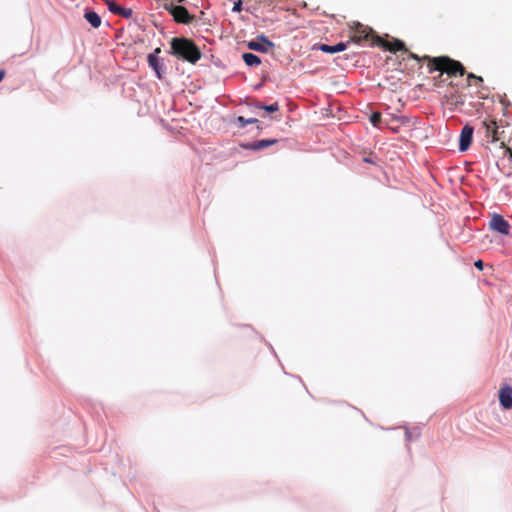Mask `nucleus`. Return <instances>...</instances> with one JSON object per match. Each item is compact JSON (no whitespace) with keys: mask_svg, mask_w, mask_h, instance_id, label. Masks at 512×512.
I'll return each mask as SVG.
<instances>
[{"mask_svg":"<svg viewBox=\"0 0 512 512\" xmlns=\"http://www.w3.org/2000/svg\"><path fill=\"white\" fill-rule=\"evenodd\" d=\"M475 267L478 268L479 270H482L483 269V261L482 260H477L475 263H474Z\"/></svg>","mask_w":512,"mask_h":512,"instance_id":"23","label":"nucleus"},{"mask_svg":"<svg viewBox=\"0 0 512 512\" xmlns=\"http://www.w3.org/2000/svg\"><path fill=\"white\" fill-rule=\"evenodd\" d=\"M242 58L247 66H257L261 63L260 58L253 53H244Z\"/></svg>","mask_w":512,"mask_h":512,"instance_id":"15","label":"nucleus"},{"mask_svg":"<svg viewBox=\"0 0 512 512\" xmlns=\"http://www.w3.org/2000/svg\"><path fill=\"white\" fill-rule=\"evenodd\" d=\"M370 122L373 126L377 127L380 125L381 123V119H382V116H381V113L379 112H373L371 115H370Z\"/></svg>","mask_w":512,"mask_h":512,"instance_id":"17","label":"nucleus"},{"mask_svg":"<svg viewBox=\"0 0 512 512\" xmlns=\"http://www.w3.org/2000/svg\"><path fill=\"white\" fill-rule=\"evenodd\" d=\"M275 143H277L276 139H262V140L255 141L251 144H248L246 146V148L256 151V150H261V149L267 148Z\"/></svg>","mask_w":512,"mask_h":512,"instance_id":"13","label":"nucleus"},{"mask_svg":"<svg viewBox=\"0 0 512 512\" xmlns=\"http://www.w3.org/2000/svg\"><path fill=\"white\" fill-rule=\"evenodd\" d=\"M409 59L417 62L427 61L429 73L440 71L441 73H446L449 76H463L466 73L465 67L462 63L448 56L431 57L429 55H424L420 57L415 53H409Z\"/></svg>","mask_w":512,"mask_h":512,"instance_id":"1","label":"nucleus"},{"mask_svg":"<svg viewBox=\"0 0 512 512\" xmlns=\"http://www.w3.org/2000/svg\"><path fill=\"white\" fill-rule=\"evenodd\" d=\"M248 48L258 52H267L268 48H272L274 44L264 35L257 38V41H250Z\"/></svg>","mask_w":512,"mask_h":512,"instance_id":"8","label":"nucleus"},{"mask_svg":"<svg viewBox=\"0 0 512 512\" xmlns=\"http://www.w3.org/2000/svg\"><path fill=\"white\" fill-rule=\"evenodd\" d=\"M171 54L191 64L200 60L202 53L196 44L188 38L175 37L171 40Z\"/></svg>","mask_w":512,"mask_h":512,"instance_id":"2","label":"nucleus"},{"mask_svg":"<svg viewBox=\"0 0 512 512\" xmlns=\"http://www.w3.org/2000/svg\"><path fill=\"white\" fill-rule=\"evenodd\" d=\"M121 11L122 12H119L118 15H121V16L126 17V18L130 17L131 14H132V11L129 10V9L121 8Z\"/></svg>","mask_w":512,"mask_h":512,"instance_id":"22","label":"nucleus"},{"mask_svg":"<svg viewBox=\"0 0 512 512\" xmlns=\"http://www.w3.org/2000/svg\"><path fill=\"white\" fill-rule=\"evenodd\" d=\"M472 79H474L478 82H483V78L481 76H477L474 73H468L467 74L468 85H470V80H472Z\"/></svg>","mask_w":512,"mask_h":512,"instance_id":"20","label":"nucleus"},{"mask_svg":"<svg viewBox=\"0 0 512 512\" xmlns=\"http://www.w3.org/2000/svg\"><path fill=\"white\" fill-rule=\"evenodd\" d=\"M84 18L93 28H98L101 25V17L95 11L87 10L84 14Z\"/></svg>","mask_w":512,"mask_h":512,"instance_id":"14","label":"nucleus"},{"mask_svg":"<svg viewBox=\"0 0 512 512\" xmlns=\"http://www.w3.org/2000/svg\"><path fill=\"white\" fill-rule=\"evenodd\" d=\"M347 48V43L340 42L336 45H327V44H317L314 46V49L321 50L322 52L333 54L337 52H342Z\"/></svg>","mask_w":512,"mask_h":512,"instance_id":"12","label":"nucleus"},{"mask_svg":"<svg viewBox=\"0 0 512 512\" xmlns=\"http://www.w3.org/2000/svg\"><path fill=\"white\" fill-rule=\"evenodd\" d=\"M376 35L373 34V30L368 26L362 25L361 23H356L351 30L350 40L354 43H362L363 41H368L369 39L373 43V37Z\"/></svg>","mask_w":512,"mask_h":512,"instance_id":"4","label":"nucleus"},{"mask_svg":"<svg viewBox=\"0 0 512 512\" xmlns=\"http://www.w3.org/2000/svg\"><path fill=\"white\" fill-rule=\"evenodd\" d=\"M107 4H108V9H109L110 12H112L114 14H117V15H118L119 12H122L121 11L122 7L117 5L115 1H108Z\"/></svg>","mask_w":512,"mask_h":512,"instance_id":"19","label":"nucleus"},{"mask_svg":"<svg viewBox=\"0 0 512 512\" xmlns=\"http://www.w3.org/2000/svg\"><path fill=\"white\" fill-rule=\"evenodd\" d=\"M481 129L483 130L484 136L487 139H490L492 143L499 142L500 148H505L506 152H511L510 148L505 146L504 141V133L505 131L503 129H500V127L497 125L496 121L491 119H486L481 124Z\"/></svg>","mask_w":512,"mask_h":512,"instance_id":"3","label":"nucleus"},{"mask_svg":"<svg viewBox=\"0 0 512 512\" xmlns=\"http://www.w3.org/2000/svg\"><path fill=\"white\" fill-rule=\"evenodd\" d=\"M473 137V127L469 125H465L460 133V141H459V150L466 151L472 141Z\"/></svg>","mask_w":512,"mask_h":512,"instance_id":"10","label":"nucleus"},{"mask_svg":"<svg viewBox=\"0 0 512 512\" xmlns=\"http://www.w3.org/2000/svg\"><path fill=\"white\" fill-rule=\"evenodd\" d=\"M167 10L177 23L190 24L195 19V16L190 14L187 8L181 5L172 4L167 7Z\"/></svg>","mask_w":512,"mask_h":512,"instance_id":"6","label":"nucleus"},{"mask_svg":"<svg viewBox=\"0 0 512 512\" xmlns=\"http://www.w3.org/2000/svg\"><path fill=\"white\" fill-rule=\"evenodd\" d=\"M489 226L492 230L497 231L503 235H508L510 231L509 222L499 214H494L492 216Z\"/></svg>","mask_w":512,"mask_h":512,"instance_id":"7","label":"nucleus"},{"mask_svg":"<svg viewBox=\"0 0 512 512\" xmlns=\"http://www.w3.org/2000/svg\"><path fill=\"white\" fill-rule=\"evenodd\" d=\"M161 52L160 48H156L153 53H150L147 57L149 66L155 71L159 79L162 78L161 65L158 58V54Z\"/></svg>","mask_w":512,"mask_h":512,"instance_id":"11","label":"nucleus"},{"mask_svg":"<svg viewBox=\"0 0 512 512\" xmlns=\"http://www.w3.org/2000/svg\"><path fill=\"white\" fill-rule=\"evenodd\" d=\"M499 402L505 410L512 409V387L504 385L499 390Z\"/></svg>","mask_w":512,"mask_h":512,"instance_id":"9","label":"nucleus"},{"mask_svg":"<svg viewBox=\"0 0 512 512\" xmlns=\"http://www.w3.org/2000/svg\"><path fill=\"white\" fill-rule=\"evenodd\" d=\"M255 107H256V108H258V109L265 110V111H266V112H268V113H274V112H276V111H278V110H279V105H278V103H273V104H271V105H263V104H261V103L257 102V103L255 104Z\"/></svg>","mask_w":512,"mask_h":512,"instance_id":"16","label":"nucleus"},{"mask_svg":"<svg viewBox=\"0 0 512 512\" xmlns=\"http://www.w3.org/2000/svg\"><path fill=\"white\" fill-rule=\"evenodd\" d=\"M242 5H243V2L242 0H238L236 2H234V5H233V8H232V11L233 12H241L242 11Z\"/></svg>","mask_w":512,"mask_h":512,"instance_id":"21","label":"nucleus"},{"mask_svg":"<svg viewBox=\"0 0 512 512\" xmlns=\"http://www.w3.org/2000/svg\"><path fill=\"white\" fill-rule=\"evenodd\" d=\"M237 121L238 123H240V126L241 127H245L246 125L248 124H253V123H256L258 122V120L256 118H249V119H246L244 118L243 116H239L237 118Z\"/></svg>","mask_w":512,"mask_h":512,"instance_id":"18","label":"nucleus"},{"mask_svg":"<svg viewBox=\"0 0 512 512\" xmlns=\"http://www.w3.org/2000/svg\"><path fill=\"white\" fill-rule=\"evenodd\" d=\"M373 40H374L373 45L380 46L383 49L390 51L392 53H396L397 51H403V52L407 53L408 56H409V53H412L411 51H409L406 48L404 42L399 39H393L392 41H386L379 36H375V37H373Z\"/></svg>","mask_w":512,"mask_h":512,"instance_id":"5","label":"nucleus"},{"mask_svg":"<svg viewBox=\"0 0 512 512\" xmlns=\"http://www.w3.org/2000/svg\"><path fill=\"white\" fill-rule=\"evenodd\" d=\"M4 77H5V71L0 70V82L4 79Z\"/></svg>","mask_w":512,"mask_h":512,"instance_id":"24","label":"nucleus"}]
</instances>
